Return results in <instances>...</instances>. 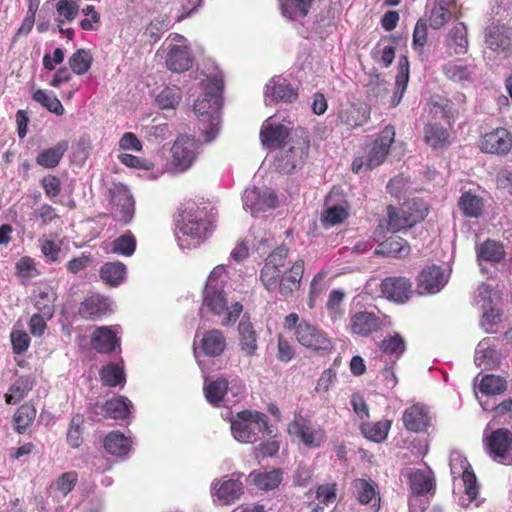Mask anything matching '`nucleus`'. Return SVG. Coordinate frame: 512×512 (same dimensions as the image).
Wrapping results in <instances>:
<instances>
[{"label":"nucleus","mask_w":512,"mask_h":512,"mask_svg":"<svg viewBox=\"0 0 512 512\" xmlns=\"http://www.w3.org/2000/svg\"><path fill=\"white\" fill-rule=\"evenodd\" d=\"M295 339L301 346L314 352H330L334 347L332 339L325 331L306 320H301L298 324Z\"/></svg>","instance_id":"nucleus-7"},{"label":"nucleus","mask_w":512,"mask_h":512,"mask_svg":"<svg viewBox=\"0 0 512 512\" xmlns=\"http://www.w3.org/2000/svg\"><path fill=\"white\" fill-rule=\"evenodd\" d=\"M290 135L289 129L282 125L264 124L260 131L262 143L267 147L281 148Z\"/></svg>","instance_id":"nucleus-29"},{"label":"nucleus","mask_w":512,"mask_h":512,"mask_svg":"<svg viewBox=\"0 0 512 512\" xmlns=\"http://www.w3.org/2000/svg\"><path fill=\"white\" fill-rule=\"evenodd\" d=\"M77 481L78 474L76 471L65 472L56 479L55 489L66 496L74 489Z\"/></svg>","instance_id":"nucleus-63"},{"label":"nucleus","mask_w":512,"mask_h":512,"mask_svg":"<svg viewBox=\"0 0 512 512\" xmlns=\"http://www.w3.org/2000/svg\"><path fill=\"white\" fill-rule=\"evenodd\" d=\"M234 438L242 443H254L261 435L272 434L266 414L259 411L243 410L231 422Z\"/></svg>","instance_id":"nucleus-3"},{"label":"nucleus","mask_w":512,"mask_h":512,"mask_svg":"<svg viewBox=\"0 0 512 512\" xmlns=\"http://www.w3.org/2000/svg\"><path fill=\"white\" fill-rule=\"evenodd\" d=\"M392 421L383 419L377 422H364L360 426V430L365 438L370 441L380 443L386 440L390 431Z\"/></svg>","instance_id":"nucleus-37"},{"label":"nucleus","mask_w":512,"mask_h":512,"mask_svg":"<svg viewBox=\"0 0 512 512\" xmlns=\"http://www.w3.org/2000/svg\"><path fill=\"white\" fill-rule=\"evenodd\" d=\"M213 495L222 505L234 503L243 494V484L239 478L223 477L222 480L213 484Z\"/></svg>","instance_id":"nucleus-17"},{"label":"nucleus","mask_w":512,"mask_h":512,"mask_svg":"<svg viewBox=\"0 0 512 512\" xmlns=\"http://www.w3.org/2000/svg\"><path fill=\"white\" fill-rule=\"evenodd\" d=\"M477 257L491 263H499L505 257V250L500 242L488 239L477 248Z\"/></svg>","instance_id":"nucleus-43"},{"label":"nucleus","mask_w":512,"mask_h":512,"mask_svg":"<svg viewBox=\"0 0 512 512\" xmlns=\"http://www.w3.org/2000/svg\"><path fill=\"white\" fill-rule=\"evenodd\" d=\"M449 132L436 123H429L424 128V138L428 145L434 149L444 148L449 143Z\"/></svg>","instance_id":"nucleus-45"},{"label":"nucleus","mask_w":512,"mask_h":512,"mask_svg":"<svg viewBox=\"0 0 512 512\" xmlns=\"http://www.w3.org/2000/svg\"><path fill=\"white\" fill-rule=\"evenodd\" d=\"M36 408L31 402L22 404L13 415L14 430L24 434L36 418Z\"/></svg>","instance_id":"nucleus-36"},{"label":"nucleus","mask_w":512,"mask_h":512,"mask_svg":"<svg viewBox=\"0 0 512 512\" xmlns=\"http://www.w3.org/2000/svg\"><path fill=\"white\" fill-rule=\"evenodd\" d=\"M386 319L387 316L380 317L373 312H355L350 316V332L357 336L368 337L373 333L380 331L382 327L385 326Z\"/></svg>","instance_id":"nucleus-12"},{"label":"nucleus","mask_w":512,"mask_h":512,"mask_svg":"<svg viewBox=\"0 0 512 512\" xmlns=\"http://www.w3.org/2000/svg\"><path fill=\"white\" fill-rule=\"evenodd\" d=\"M92 62V54L86 49H78L68 59L70 69L77 75L87 73L91 68Z\"/></svg>","instance_id":"nucleus-52"},{"label":"nucleus","mask_w":512,"mask_h":512,"mask_svg":"<svg viewBox=\"0 0 512 512\" xmlns=\"http://www.w3.org/2000/svg\"><path fill=\"white\" fill-rule=\"evenodd\" d=\"M136 246V237L130 230H127L122 235L113 240L111 243V250L115 254L130 257L134 254Z\"/></svg>","instance_id":"nucleus-51"},{"label":"nucleus","mask_w":512,"mask_h":512,"mask_svg":"<svg viewBox=\"0 0 512 512\" xmlns=\"http://www.w3.org/2000/svg\"><path fill=\"white\" fill-rule=\"evenodd\" d=\"M404 427L411 432H422L429 426V416L424 406L415 404L403 413Z\"/></svg>","instance_id":"nucleus-26"},{"label":"nucleus","mask_w":512,"mask_h":512,"mask_svg":"<svg viewBox=\"0 0 512 512\" xmlns=\"http://www.w3.org/2000/svg\"><path fill=\"white\" fill-rule=\"evenodd\" d=\"M32 99L35 102L41 104L43 107H45L51 113H54L58 116L63 115V113L65 111L60 100L56 96L48 93L45 90H42V89L35 90L32 94Z\"/></svg>","instance_id":"nucleus-53"},{"label":"nucleus","mask_w":512,"mask_h":512,"mask_svg":"<svg viewBox=\"0 0 512 512\" xmlns=\"http://www.w3.org/2000/svg\"><path fill=\"white\" fill-rule=\"evenodd\" d=\"M266 95L276 102L292 103L298 98V92L286 80L270 81L266 85Z\"/></svg>","instance_id":"nucleus-35"},{"label":"nucleus","mask_w":512,"mask_h":512,"mask_svg":"<svg viewBox=\"0 0 512 512\" xmlns=\"http://www.w3.org/2000/svg\"><path fill=\"white\" fill-rule=\"evenodd\" d=\"M379 247L382 254L396 258H405L411 251L409 243L399 236L387 238Z\"/></svg>","instance_id":"nucleus-42"},{"label":"nucleus","mask_w":512,"mask_h":512,"mask_svg":"<svg viewBox=\"0 0 512 512\" xmlns=\"http://www.w3.org/2000/svg\"><path fill=\"white\" fill-rule=\"evenodd\" d=\"M428 214V208L423 202L412 200L400 207L389 205L387 207L388 223L387 229L396 233L413 227L422 221Z\"/></svg>","instance_id":"nucleus-5"},{"label":"nucleus","mask_w":512,"mask_h":512,"mask_svg":"<svg viewBox=\"0 0 512 512\" xmlns=\"http://www.w3.org/2000/svg\"><path fill=\"white\" fill-rule=\"evenodd\" d=\"M67 150L68 142L66 140H61L55 146L45 149L39 153L36 157V163L43 168L53 169L59 165Z\"/></svg>","instance_id":"nucleus-33"},{"label":"nucleus","mask_w":512,"mask_h":512,"mask_svg":"<svg viewBox=\"0 0 512 512\" xmlns=\"http://www.w3.org/2000/svg\"><path fill=\"white\" fill-rule=\"evenodd\" d=\"M131 407L132 403L128 398L124 396H118L107 400L102 405L96 404L94 407V413L97 415H102L105 418L123 420L130 415Z\"/></svg>","instance_id":"nucleus-19"},{"label":"nucleus","mask_w":512,"mask_h":512,"mask_svg":"<svg viewBox=\"0 0 512 512\" xmlns=\"http://www.w3.org/2000/svg\"><path fill=\"white\" fill-rule=\"evenodd\" d=\"M239 345L247 356H253L257 350V334L252 323L243 316L238 325Z\"/></svg>","instance_id":"nucleus-34"},{"label":"nucleus","mask_w":512,"mask_h":512,"mask_svg":"<svg viewBox=\"0 0 512 512\" xmlns=\"http://www.w3.org/2000/svg\"><path fill=\"white\" fill-rule=\"evenodd\" d=\"M408 483L414 496H423L435 492V476L428 467L411 471L408 476Z\"/></svg>","instance_id":"nucleus-20"},{"label":"nucleus","mask_w":512,"mask_h":512,"mask_svg":"<svg viewBox=\"0 0 512 512\" xmlns=\"http://www.w3.org/2000/svg\"><path fill=\"white\" fill-rule=\"evenodd\" d=\"M126 276V266L120 262H106L100 268L101 279L110 286H118Z\"/></svg>","instance_id":"nucleus-41"},{"label":"nucleus","mask_w":512,"mask_h":512,"mask_svg":"<svg viewBox=\"0 0 512 512\" xmlns=\"http://www.w3.org/2000/svg\"><path fill=\"white\" fill-rule=\"evenodd\" d=\"M289 248L282 244L265 259L260 270V281L268 292H277L283 299L292 298L299 291L305 271L303 259L296 260L289 268L286 259Z\"/></svg>","instance_id":"nucleus-1"},{"label":"nucleus","mask_w":512,"mask_h":512,"mask_svg":"<svg viewBox=\"0 0 512 512\" xmlns=\"http://www.w3.org/2000/svg\"><path fill=\"white\" fill-rule=\"evenodd\" d=\"M443 73L449 80L461 83L470 79L472 69L469 65L449 62L443 66Z\"/></svg>","instance_id":"nucleus-55"},{"label":"nucleus","mask_w":512,"mask_h":512,"mask_svg":"<svg viewBox=\"0 0 512 512\" xmlns=\"http://www.w3.org/2000/svg\"><path fill=\"white\" fill-rule=\"evenodd\" d=\"M226 338L222 331L211 329L204 333L200 346L204 354L209 357H218L226 349Z\"/></svg>","instance_id":"nucleus-30"},{"label":"nucleus","mask_w":512,"mask_h":512,"mask_svg":"<svg viewBox=\"0 0 512 512\" xmlns=\"http://www.w3.org/2000/svg\"><path fill=\"white\" fill-rule=\"evenodd\" d=\"M308 143L305 147L292 146L283 151L276 159V169L283 174L292 173L297 167L304 163L308 152Z\"/></svg>","instance_id":"nucleus-22"},{"label":"nucleus","mask_w":512,"mask_h":512,"mask_svg":"<svg viewBox=\"0 0 512 512\" xmlns=\"http://www.w3.org/2000/svg\"><path fill=\"white\" fill-rule=\"evenodd\" d=\"M166 65L172 72L187 71L192 65V56L189 48L186 45H174L170 48Z\"/></svg>","instance_id":"nucleus-27"},{"label":"nucleus","mask_w":512,"mask_h":512,"mask_svg":"<svg viewBox=\"0 0 512 512\" xmlns=\"http://www.w3.org/2000/svg\"><path fill=\"white\" fill-rule=\"evenodd\" d=\"M204 303L214 314H221L226 309V299L223 291L207 288Z\"/></svg>","instance_id":"nucleus-58"},{"label":"nucleus","mask_w":512,"mask_h":512,"mask_svg":"<svg viewBox=\"0 0 512 512\" xmlns=\"http://www.w3.org/2000/svg\"><path fill=\"white\" fill-rule=\"evenodd\" d=\"M446 46L450 54H465L468 51L467 28L464 23H457L446 37Z\"/></svg>","instance_id":"nucleus-31"},{"label":"nucleus","mask_w":512,"mask_h":512,"mask_svg":"<svg viewBox=\"0 0 512 512\" xmlns=\"http://www.w3.org/2000/svg\"><path fill=\"white\" fill-rule=\"evenodd\" d=\"M459 207L467 217H479L482 214V199L469 192L464 193L459 200Z\"/></svg>","instance_id":"nucleus-54"},{"label":"nucleus","mask_w":512,"mask_h":512,"mask_svg":"<svg viewBox=\"0 0 512 512\" xmlns=\"http://www.w3.org/2000/svg\"><path fill=\"white\" fill-rule=\"evenodd\" d=\"M381 293L388 299L397 303L409 300L412 290L411 282L405 277H387L382 280Z\"/></svg>","instance_id":"nucleus-15"},{"label":"nucleus","mask_w":512,"mask_h":512,"mask_svg":"<svg viewBox=\"0 0 512 512\" xmlns=\"http://www.w3.org/2000/svg\"><path fill=\"white\" fill-rule=\"evenodd\" d=\"M446 284L444 272L441 267L433 265L423 269L417 278L419 294L438 293Z\"/></svg>","instance_id":"nucleus-16"},{"label":"nucleus","mask_w":512,"mask_h":512,"mask_svg":"<svg viewBox=\"0 0 512 512\" xmlns=\"http://www.w3.org/2000/svg\"><path fill=\"white\" fill-rule=\"evenodd\" d=\"M352 488L361 504H369L377 495V484L372 480L355 479Z\"/></svg>","instance_id":"nucleus-50"},{"label":"nucleus","mask_w":512,"mask_h":512,"mask_svg":"<svg viewBox=\"0 0 512 512\" xmlns=\"http://www.w3.org/2000/svg\"><path fill=\"white\" fill-rule=\"evenodd\" d=\"M228 385V380L223 377L205 382L203 390L208 403L213 406H219L227 394Z\"/></svg>","instance_id":"nucleus-39"},{"label":"nucleus","mask_w":512,"mask_h":512,"mask_svg":"<svg viewBox=\"0 0 512 512\" xmlns=\"http://www.w3.org/2000/svg\"><path fill=\"white\" fill-rule=\"evenodd\" d=\"M395 128L387 125L372 142L364 156L354 158L351 169L354 173L370 171L380 166L386 159L391 144L395 140Z\"/></svg>","instance_id":"nucleus-4"},{"label":"nucleus","mask_w":512,"mask_h":512,"mask_svg":"<svg viewBox=\"0 0 512 512\" xmlns=\"http://www.w3.org/2000/svg\"><path fill=\"white\" fill-rule=\"evenodd\" d=\"M408 81H409V62H408V58L406 56H402V57H400L399 62H398V73H397L396 79H395L396 91L390 101L391 107H396L400 103V101L406 91Z\"/></svg>","instance_id":"nucleus-38"},{"label":"nucleus","mask_w":512,"mask_h":512,"mask_svg":"<svg viewBox=\"0 0 512 512\" xmlns=\"http://www.w3.org/2000/svg\"><path fill=\"white\" fill-rule=\"evenodd\" d=\"M56 300V293L52 287L45 286L34 295V304L39 313L46 316L47 319L52 318L54 314V302Z\"/></svg>","instance_id":"nucleus-44"},{"label":"nucleus","mask_w":512,"mask_h":512,"mask_svg":"<svg viewBox=\"0 0 512 512\" xmlns=\"http://www.w3.org/2000/svg\"><path fill=\"white\" fill-rule=\"evenodd\" d=\"M244 207L249 209L252 215L256 216L261 212L274 209L278 205V197L270 188H249L243 196Z\"/></svg>","instance_id":"nucleus-10"},{"label":"nucleus","mask_w":512,"mask_h":512,"mask_svg":"<svg viewBox=\"0 0 512 512\" xmlns=\"http://www.w3.org/2000/svg\"><path fill=\"white\" fill-rule=\"evenodd\" d=\"M288 433L295 436L307 448H319L325 441V432L313 427L311 421L301 414H296L288 425Z\"/></svg>","instance_id":"nucleus-9"},{"label":"nucleus","mask_w":512,"mask_h":512,"mask_svg":"<svg viewBox=\"0 0 512 512\" xmlns=\"http://www.w3.org/2000/svg\"><path fill=\"white\" fill-rule=\"evenodd\" d=\"M105 450L115 456L128 454L131 448L130 440L120 432H110L104 440Z\"/></svg>","instance_id":"nucleus-46"},{"label":"nucleus","mask_w":512,"mask_h":512,"mask_svg":"<svg viewBox=\"0 0 512 512\" xmlns=\"http://www.w3.org/2000/svg\"><path fill=\"white\" fill-rule=\"evenodd\" d=\"M478 389L484 395H501L507 390V381L503 376L486 374L481 378Z\"/></svg>","instance_id":"nucleus-47"},{"label":"nucleus","mask_w":512,"mask_h":512,"mask_svg":"<svg viewBox=\"0 0 512 512\" xmlns=\"http://www.w3.org/2000/svg\"><path fill=\"white\" fill-rule=\"evenodd\" d=\"M110 312V304L107 298L95 294L85 298L78 308V314L85 320L95 321Z\"/></svg>","instance_id":"nucleus-21"},{"label":"nucleus","mask_w":512,"mask_h":512,"mask_svg":"<svg viewBox=\"0 0 512 512\" xmlns=\"http://www.w3.org/2000/svg\"><path fill=\"white\" fill-rule=\"evenodd\" d=\"M214 218L205 207L184 211L177 224L176 238L182 249L199 247L212 233Z\"/></svg>","instance_id":"nucleus-2"},{"label":"nucleus","mask_w":512,"mask_h":512,"mask_svg":"<svg viewBox=\"0 0 512 512\" xmlns=\"http://www.w3.org/2000/svg\"><path fill=\"white\" fill-rule=\"evenodd\" d=\"M485 42L493 51H507L512 46L509 29L504 25L490 24L485 30Z\"/></svg>","instance_id":"nucleus-24"},{"label":"nucleus","mask_w":512,"mask_h":512,"mask_svg":"<svg viewBox=\"0 0 512 512\" xmlns=\"http://www.w3.org/2000/svg\"><path fill=\"white\" fill-rule=\"evenodd\" d=\"M487 453L502 464H512V432L507 428H498L484 439Z\"/></svg>","instance_id":"nucleus-8"},{"label":"nucleus","mask_w":512,"mask_h":512,"mask_svg":"<svg viewBox=\"0 0 512 512\" xmlns=\"http://www.w3.org/2000/svg\"><path fill=\"white\" fill-rule=\"evenodd\" d=\"M347 217L348 211L346 207L334 205L324 211L321 221L325 227H330L342 223Z\"/></svg>","instance_id":"nucleus-60"},{"label":"nucleus","mask_w":512,"mask_h":512,"mask_svg":"<svg viewBox=\"0 0 512 512\" xmlns=\"http://www.w3.org/2000/svg\"><path fill=\"white\" fill-rule=\"evenodd\" d=\"M501 322L502 312L499 309L491 307L483 312L480 325L486 333L494 334L498 332Z\"/></svg>","instance_id":"nucleus-57"},{"label":"nucleus","mask_w":512,"mask_h":512,"mask_svg":"<svg viewBox=\"0 0 512 512\" xmlns=\"http://www.w3.org/2000/svg\"><path fill=\"white\" fill-rule=\"evenodd\" d=\"M35 385V377L32 375H22L15 379L9 386L4 395L7 404H17L24 399Z\"/></svg>","instance_id":"nucleus-28"},{"label":"nucleus","mask_w":512,"mask_h":512,"mask_svg":"<svg viewBox=\"0 0 512 512\" xmlns=\"http://www.w3.org/2000/svg\"><path fill=\"white\" fill-rule=\"evenodd\" d=\"M56 10L59 15L58 24L59 26L64 21H73L79 12V5L73 0H59L56 4Z\"/></svg>","instance_id":"nucleus-61"},{"label":"nucleus","mask_w":512,"mask_h":512,"mask_svg":"<svg viewBox=\"0 0 512 512\" xmlns=\"http://www.w3.org/2000/svg\"><path fill=\"white\" fill-rule=\"evenodd\" d=\"M116 333L107 326L98 327L91 336V345L99 353L109 354L119 346Z\"/></svg>","instance_id":"nucleus-25"},{"label":"nucleus","mask_w":512,"mask_h":512,"mask_svg":"<svg viewBox=\"0 0 512 512\" xmlns=\"http://www.w3.org/2000/svg\"><path fill=\"white\" fill-rule=\"evenodd\" d=\"M461 15V5L457 0H435L428 17L429 25L432 29L439 30L451 18L458 19Z\"/></svg>","instance_id":"nucleus-14"},{"label":"nucleus","mask_w":512,"mask_h":512,"mask_svg":"<svg viewBox=\"0 0 512 512\" xmlns=\"http://www.w3.org/2000/svg\"><path fill=\"white\" fill-rule=\"evenodd\" d=\"M116 206L115 219L123 225L130 223L135 214V200L126 188H118L112 193Z\"/></svg>","instance_id":"nucleus-18"},{"label":"nucleus","mask_w":512,"mask_h":512,"mask_svg":"<svg viewBox=\"0 0 512 512\" xmlns=\"http://www.w3.org/2000/svg\"><path fill=\"white\" fill-rule=\"evenodd\" d=\"M198 142L189 136H179L172 148L171 156L173 165L181 171L191 167L196 159Z\"/></svg>","instance_id":"nucleus-13"},{"label":"nucleus","mask_w":512,"mask_h":512,"mask_svg":"<svg viewBox=\"0 0 512 512\" xmlns=\"http://www.w3.org/2000/svg\"><path fill=\"white\" fill-rule=\"evenodd\" d=\"M282 14L294 20L298 17H305L312 5L313 0H279Z\"/></svg>","instance_id":"nucleus-49"},{"label":"nucleus","mask_w":512,"mask_h":512,"mask_svg":"<svg viewBox=\"0 0 512 512\" xmlns=\"http://www.w3.org/2000/svg\"><path fill=\"white\" fill-rule=\"evenodd\" d=\"M84 424V417L82 414H76L72 417L69 428L67 431V443L72 448H78L82 442V426Z\"/></svg>","instance_id":"nucleus-56"},{"label":"nucleus","mask_w":512,"mask_h":512,"mask_svg":"<svg viewBox=\"0 0 512 512\" xmlns=\"http://www.w3.org/2000/svg\"><path fill=\"white\" fill-rule=\"evenodd\" d=\"M479 147L485 153L507 155L512 148V134L508 129L498 127L481 136Z\"/></svg>","instance_id":"nucleus-11"},{"label":"nucleus","mask_w":512,"mask_h":512,"mask_svg":"<svg viewBox=\"0 0 512 512\" xmlns=\"http://www.w3.org/2000/svg\"><path fill=\"white\" fill-rule=\"evenodd\" d=\"M41 187L43 188L45 195L52 201L57 198L62 190V185L59 177L56 175H46L40 181Z\"/></svg>","instance_id":"nucleus-64"},{"label":"nucleus","mask_w":512,"mask_h":512,"mask_svg":"<svg viewBox=\"0 0 512 512\" xmlns=\"http://www.w3.org/2000/svg\"><path fill=\"white\" fill-rule=\"evenodd\" d=\"M100 379L104 386L116 387L123 386L126 383V376L123 368L116 363L104 365L100 371Z\"/></svg>","instance_id":"nucleus-48"},{"label":"nucleus","mask_w":512,"mask_h":512,"mask_svg":"<svg viewBox=\"0 0 512 512\" xmlns=\"http://www.w3.org/2000/svg\"><path fill=\"white\" fill-rule=\"evenodd\" d=\"M222 104V99L206 94L194 103V111L202 125L200 129L205 142L214 140L219 132Z\"/></svg>","instance_id":"nucleus-6"},{"label":"nucleus","mask_w":512,"mask_h":512,"mask_svg":"<svg viewBox=\"0 0 512 512\" xmlns=\"http://www.w3.org/2000/svg\"><path fill=\"white\" fill-rule=\"evenodd\" d=\"M378 350L394 361L400 359L407 349V344L403 336L397 332L388 335L377 344Z\"/></svg>","instance_id":"nucleus-32"},{"label":"nucleus","mask_w":512,"mask_h":512,"mask_svg":"<svg viewBox=\"0 0 512 512\" xmlns=\"http://www.w3.org/2000/svg\"><path fill=\"white\" fill-rule=\"evenodd\" d=\"M370 118V109L367 105L349 104L339 111L340 123L348 129H354L364 125Z\"/></svg>","instance_id":"nucleus-23"},{"label":"nucleus","mask_w":512,"mask_h":512,"mask_svg":"<svg viewBox=\"0 0 512 512\" xmlns=\"http://www.w3.org/2000/svg\"><path fill=\"white\" fill-rule=\"evenodd\" d=\"M462 480L464 483L465 494L468 496L470 501H473L477 498L479 493V486L477 483V478L475 473L473 472L470 464L464 468L462 472Z\"/></svg>","instance_id":"nucleus-62"},{"label":"nucleus","mask_w":512,"mask_h":512,"mask_svg":"<svg viewBox=\"0 0 512 512\" xmlns=\"http://www.w3.org/2000/svg\"><path fill=\"white\" fill-rule=\"evenodd\" d=\"M253 478L255 486L262 491H269L276 489L282 482L283 473L281 469H273L271 471L252 472L250 475Z\"/></svg>","instance_id":"nucleus-40"},{"label":"nucleus","mask_w":512,"mask_h":512,"mask_svg":"<svg viewBox=\"0 0 512 512\" xmlns=\"http://www.w3.org/2000/svg\"><path fill=\"white\" fill-rule=\"evenodd\" d=\"M181 100V91L177 87H166L157 96L156 102L161 109H174Z\"/></svg>","instance_id":"nucleus-59"}]
</instances>
